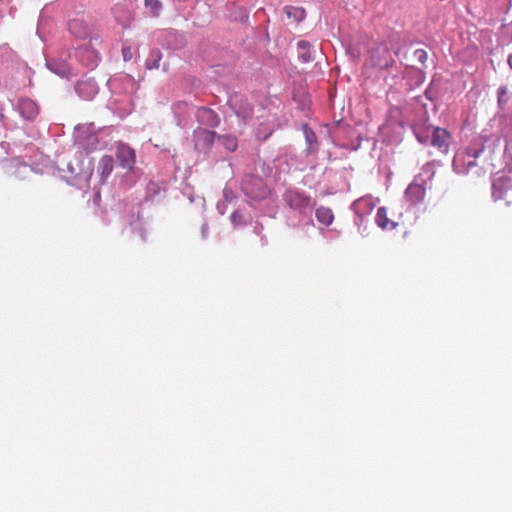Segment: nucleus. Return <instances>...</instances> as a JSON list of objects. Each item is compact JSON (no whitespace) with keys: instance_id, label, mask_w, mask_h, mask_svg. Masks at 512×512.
Listing matches in <instances>:
<instances>
[{"instance_id":"obj_15","label":"nucleus","mask_w":512,"mask_h":512,"mask_svg":"<svg viewBox=\"0 0 512 512\" xmlns=\"http://www.w3.org/2000/svg\"><path fill=\"white\" fill-rule=\"evenodd\" d=\"M426 195V187L424 183H418L414 180L408 185L404 192V200L409 206H416L424 201Z\"/></svg>"},{"instance_id":"obj_8","label":"nucleus","mask_w":512,"mask_h":512,"mask_svg":"<svg viewBox=\"0 0 512 512\" xmlns=\"http://www.w3.org/2000/svg\"><path fill=\"white\" fill-rule=\"evenodd\" d=\"M157 42L165 49L178 51L183 49L187 40L184 33L174 29H163L157 33Z\"/></svg>"},{"instance_id":"obj_11","label":"nucleus","mask_w":512,"mask_h":512,"mask_svg":"<svg viewBox=\"0 0 512 512\" xmlns=\"http://www.w3.org/2000/svg\"><path fill=\"white\" fill-rule=\"evenodd\" d=\"M228 105L235 115L244 123L252 119L253 105L244 95L237 93L231 95L228 100Z\"/></svg>"},{"instance_id":"obj_41","label":"nucleus","mask_w":512,"mask_h":512,"mask_svg":"<svg viewBox=\"0 0 512 512\" xmlns=\"http://www.w3.org/2000/svg\"><path fill=\"white\" fill-rule=\"evenodd\" d=\"M160 190V187L155 182H149L147 185V192L149 197H154Z\"/></svg>"},{"instance_id":"obj_33","label":"nucleus","mask_w":512,"mask_h":512,"mask_svg":"<svg viewBox=\"0 0 512 512\" xmlns=\"http://www.w3.org/2000/svg\"><path fill=\"white\" fill-rule=\"evenodd\" d=\"M285 13L288 18H292L296 22H301L306 17V12L302 7L286 6Z\"/></svg>"},{"instance_id":"obj_25","label":"nucleus","mask_w":512,"mask_h":512,"mask_svg":"<svg viewBox=\"0 0 512 512\" xmlns=\"http://www.w3.org/2000/svg\"><path fill=\"white\" fill-rule=\"evenodd\" d=\"M114 160L110 155H104L98 162L97 174L99 176V182L104 183L113 171Z\"/></svg>"},{"instance_id":"obj_38","label":"nucleus","mask_w":512,"mask_h":512,"mask_svg":"<svg viewBox=\"0 0 512 512\" xmlns=\"http://www.w3.org/2000/svg\"><path fill=\"white\" fill-rule=\"evenodd\" d=\"M131 229L133 232L138 233L143 241L146 240V233L143 228V223L141 221L131 223Z\"/></svg>"},{"instance_id":"obj_32","label":"nucleus","mask_w":512,"mask_h":512,"mask_svg":"<svg viewBox=\"0 0 512 512\" xmlns=\"http://www.w3.org/2000/svg\"><path fill=\"white\" fill-rule=\"evenodd\" d=\"M412 129L415 137L420 143L427 144L430 142L431 134L429 128L423 125H414Z\"/></svg>"},{"instance_id":"obj_18","label":"nucleus","mask_w":512,"mask_h":512,"mask_svg":"<svg viewBox=\"0 0 512 512\" xmlns=\"http://www.w3.org/2000/svg\"><path fill=\"white\" fill-rule=\"evenodd\" d=\"M377 202L378 199H375L372 196H364L355 200L351 204L350 209L355 215H360V219H362V217L367 218L372 213Z\"/></svg>"},{"instance_id":"obj_5","label":"nucleus","mask_w":512,"mask_h":512,"mask_svg":"<svg viewBox=\"0 0 512 512\" xmlns=\"http://www.w3.org/2000/svg\"><path fill=\"white\" fill-rule=\"evenodd\" d=\"M241 189L249 204L253 207L262 200H265L270 194V190L262 178L251 174L243 177Z\"/></svg>"},{"instance_id":"obj_40","label":"nucleus","mask_w":512,"mask_h":512,"mask_svg":"<svg viewBox=\"0 0 512 512\" xmlns=\"http://www.w3.org/2000/svg\"><path fill=\"white\" fill-rule=\"evenodd\" d=\"M425 96L430 101H435L438 98V93L432 88V83L426 88Z\"/></svg>"},{"instance_id":"obj_29","label":"nucleus","mask_w":512,"mask_h":512,"mask_svg":"<svg viewBox=\"0 0 512 512\" xmlns=\"http://www.w3.org/2000/svg\"><path fill=\"white\" fill-rule=\"evenodd\" d=\"M293 159L294 156L292 154L284 152L273 160L274 167L279 173L288 172L290 169L289 160Z\"/></svg>"},{"instance_id":"obj_10","label":"nucleus","mask_w":512,"mask_h":512,"mask_svg":"<svg viewBox=\"0 0 512 512\" xmlns=\"http://www.w3.org/2000/svg\"><path fill=\"white\" fill-rule=\"evenodd\" d=\"M218 133L206 128L198 127L193 131L192 140L194 149L198 153L207 154L215 141H217Z\"/></svg>"},{"instance_id":"obj_6","label":"nucleus","mask_w":512,"mask_h":512,"mask_svg":"<svg viewBox=\"0 0 512 512\" xmlns=\"http://www.w3.org/2000/svg\"><path fill=\"white\" fill-rule=\"evenodd\" d=\"M75 167L71 162L67 163V171L69 173L66 176V180L70 185L77 187L82 190L89 188L90 180L93 176V166L91 159H88L86 168H79V163Z\"/></svg>"},{"instance_id":"obj_17","label":"nucleus","mask_w":512,"mask_h":512,"mask_svg":"<svg viewBox=\"0 0 512 512\" xmlns=\"http://www.w3.org/2000/svg\"><path fill=\"white\" fill-rule=\"evenodd\" d=\"M15 108L20 116L27 121L35 120L39 114L37 103L29 98H19L15 104Z\"/></svg>"},{"instance_id":"obj_30","label":"nucleus","mask_w":512,"mask_h":512,"mask_svg":"<svg viewBox=\"0 0 512 512\" xmlns=\"http://www.w3.org/2000/svg\"><path fill=\"white\" fill-rule=\"evenodd\" d=\"M316 219L323 225L329 226L334 220V214L328 207L321 206L315 211Z\"/></svg>"},{"instance_id":"obj_22","label":"nucleus","mask_w":512,"mask_h":512,"mask_svg":"<svg viewBox=\"0 0 512 512\" xmlns=\"http://www.w3.org/2000/svg\"><path fill=\"white\" fill-rule=\"evenodd\" d=\"M172 112L176 125L184 128L188 124V119L191 112V107L187 102L178 101L172 105Z\"/></svg>"},{"instance_id":"obj_16","label":"nucleus","mask_w":512,"mask_h":512,"mask_svg":"<svg viewBox=\"0 0 512 512\" xmlns=\"http://www.w3.org/2000/svg\"><path fill=\"white\" fill-rule=\"evenodd\" d=\"M195 117L199 124L209 128H217L221 123L218 113L209 107L197 108Z\"/></svg>"},{"instance_id":"obj_2","label":"nucleus","mask_w":512,"mask_h":512,"mask_svg":"<svg viewBox=\"0 0 512 512\" xmlns=\"http://www.w3.org/2000/svg\"><path fill=\"white\" fill-rule=\"evenodd\" d=\"M484 150V142L481 139H473L466 147L455 153L452 161L453 171L459 175H467L471 169L477 167V159Z\"/></svg>"},{"instance_id":"obj_20","label":"nucleus","mask_w":512,"mask_h":512,"mask_svg":"<svg viewBox=\"0 0 512 512\" xmlns=\"http://www.w3.org/2000/svg\"><path fill=\"white\" fill-rule=\"evenodd\" d=\"M498 111L506 114L511 110L512 90L506 84L500 85L496 90Z\"/></svg>"},{"instance_id":"obj_36","label":"nucleus","mask_w":512,"mask_h":512,"mask_svg":"<svg viewBox=\"0 0 512 512\" xmlns=\"http://www.w3.org/2000/svg\"><path fill=\"white\" fill-rule=\"evenodd\" d=\"M230 220L235 227L247 224V218L241 210L234 211L230 216Z\"/></svg>"},{"instance_id":"obj_50","label":"nucleus","mask_w":512,"mask_h":512,"mask_svg":"<svg viewBox=\"0 0 512 512\" xmlns=\"http://www.w3.org/2000/svg\"><path fill=\"white\" fill-rule=\"evenodd\" d=\"M507 28H508V32H509V34H510V38H511V40H512V21L509 23V25L507 26Z\"/></svg>"},{"instance_id":"obj_45","label":"nucleus","mask_w":512,"mask_h":512,"mask_svg":"<svg viewBox=\"0 0 512 512\" xmlns=\"http://www.w3.org/2000/svg\"><path fill=\"white\" fill-rule=\"evenodd\" d=\"M223 196L225 198L226 201H231V199L233 198V192L232 190L228 189V188H225L223 190Z\"/></svg>"},{"instance_id":"obj_14","label":"nucleus","mask_w":512,"mask_h":512,"mask_svg":"<svg viewBox=\"0 0 512 512\" xmlns=\"http://www.w3.org/2000/svg\"><path fill=\"white\" fill-rule=\"evenodd\" d=\"M115 155L119 165L123 169H133L136 162V156L134 149L128 144L120 142L116 147Z\"/></svg>"},{"instance_id":"obj_31","label":"nucleus","mask_w":512,"mask_h":512,"mask_svg":"<svg viewBox=\"0 0 512 512\" xmlns=\"http://www.w3.org/2000/svg\"><path fill=\"white\" fill-rule=\"evenodd\" d=\"M124 82L131 83L132 79L128 75H114L107 81V86L112 93H120L118 86Z\"/></svg>"},{"instance_id":"obj_12","label":"nucleus","mask_w":512,"mask_h":512,"mask_svg":"<svg viewBox=\"0 0 512 512\" xmlns=\"http://www.w3.org/2000/svg\"><path fill=\"white\" fill-rule=\"evenodd\" d=\"M371 61L374 67L388 69L394 63V59L388 46L384 43L378 44L371 52Z\"/></svg>"},{"instance_id":"obj_27","label":"nucleus","mask_w":512,"mask_h":512,"mask_svg":"<svg viewBox=\"0 0 512 512\" xmlns=\"http://www.w3.org/2000/svg\"><path fill=\"white\" fill-rule=\"evenodd\" d=\"M227 12L228 18L232 21L245 22L249 17L246 9L235 3H229L227 5Z\"/></svg>"},{"instance_id":"obj_26","label":"nucleus","mask_w":512,"mask_h":512,"mask_svg":"<svg viewBox=\"0 0 512 512\" xmlns=\"http://www.w3.org/2000/svg\"><path fill=\"white\" fill-rule=\"evenodd\" d=\"M375 223L382 230H393L396 228L397 223L390 220L387 216L386 207H379L375 217Z\"/></svg>"},{"instance_id":"obj_47","label":"nucleus","mask_w":512,"mask_h":512,"mask_svg":"<svg viewBox=\"0 0 512 512\" xmlns=\"http://www.w3.org/2000/svg\"><path fill=\"white\" fill-rule=\"evenodd\" d=\"M262 229H263L262 225L256 223V225L254 226V233L260 234Z\"/></svg>"},{"instance_id":"obj_28","label":"nucleus","mask_w":512,"mask_h":512,"mask_svg":"<svg viewBox=\"0 0 512 512\" xmlns=\"http://www.w3.org/2000/svg\"><path fill=\"white\" fill-rule=\"evenodd\" d=\"M217 142L223 146L227 152H234L238 148V140L232 134H218Z\"/></svg>"},{"instance_id":"obj_48","label":"nucleus","mask_w":512,"mask_h":512,"mask_svg":"<svg viewBox=\"0 0 512 512\" xmlns=\"http://www.w3.org/2000/svg\"><path fill=\"white\" fill-rule=\"evenodd\" d=\"M189 80H191V82H192L193 86L198 87V86H199V84H200V80H199V79H197V78H195V77H191V78H189Z\"/></svg>"},{"instance_id":"obj_46","label":"nucleus","mask_w":512,"mask_h":512,"mask_svg":"<svg viewBox=\"0 0 512 512\" xmlns=\"http://www.w3.org/2000/svg\"><path fill=\"white\" fill-rule=\"evenodd\" d=\"M225 202H218L217 204V210L221 213V214H224L225 212Z\"/></svg>"},{"instance_id":"obj_52","label":"nucleus","mask_w":512,"mask_h":512,"mask_svg":"<svg viewBox=\"0 0 512 512\" xmlns=\"http://www.w3.org/2000/svg\"><path fill=\"white\" fill-rule=\"evenodd\" d=\"M3 1H4V0H0V5L2 4V2H3ZM1 12H2V10L0 9V13H1Z\"/></svg>"},{"instance_id":"obj_49","label":"nucleus","mask_w":512,"mask_h":512,"mask_svg":"<svg viewBox=\"0 0 512 512\" xmlns=\"http://www.w3.org/2000/svg\"><path fill=\"white\" fill-rule=\"evenodd\" d=\"M507 64L509 68L512 70V53H510L507 57Z\"/></svg>"},{"instance_id":"obj_13","label":"nucleus","mask_w":512,"mask_h":512,"mask_svg":"<svg viewBox=\"0 0 512 512\" xmlns=\"http://www.w3.org/2000/svg\"><path fill=\"white\" fill-rule=\"evenodd\" d=\"M452 141L450 132L441 127H434L431 132L430 144L438 149L439 152L446 155Z\"/></svg>"},{"instance_id":"obj_43","label":"nucleus","mask_w":512,"mask_h":512,"mask_svg":"<svg viewBox=\"0 0 512 512\" xmlns=\"http://www.w3.org/2000/svg\"><path fill=\"white\" fill-rule=\"evenodd\" d=\"M425 80V73L420 70V69H416V84L419 85V84H422Z\"/></svg>"},{"instance_id":"obj_23","label":"nucleus","mask_w":512,"mask_h":512,"mask_svg":"<svg viewBox=\"0 0 512 512\" xmlns=\"http://www.w3.org/2000/svg\"><path fill=\"white\" fill-rule=\"evenodd\" d=\"M303 134L305 137L306 148L304 149V154L306 157L314 155L319 150V144L317 141V137L312 128L309 127L308 124L302 125Z\"/></svg>"},{"instance_id":"obj_1","label":"nucleus","mask_w":512,"mask_h":512,"mask_svg":"<svg viewBox=\"0 0 512 512\" xmlns=\"http://www.w3.org/2000/svg\"><path fill=\"white\" fill-rule=\"evenodd\" d=\"M286 211V222L290 227L313 225L315 202L310 195L298 188H287L282 194Z\"/></svg>"},{"instance_id":"obj_7","label":"nucleus","mask_w":512,"mask_h":512,"mask_svg":"<svg viewBox=\"0 0 512 512\" xmlns=\"http://www.w3.org/2000/svg\"><path fill=\"white\" fill-rule=\"evenodd\" d=\"M70 53L62 51L57 57H46V67L54 74L62 78H71L76 75L72 65L68 61Z\"/></svg>"},{"instance_id":"obj_3","label":"nucleus","mask_w":512,"mask_h":512,"mask_svg":"<svg viewBox=\"0 0 512 512\" xmlns=\"http://www.w3.org/2000/svg\"><path fill=\"white\" fill-rule=\"evenodd\" d=\"M103 130L96 129L93 123L77 125L74 129V145L87 154L102 149L106 145Z\"/></svg>"},{"instance_id":"obj_42","label":"nucleus","mask_w":512,"mask_h":512,"mask_svg":"<svg viewBox=\"0 0 512 512\" xmlns=\"http://www.w3.org/2000/svg\"><path fill=\"white\" fill-rule=\"evenodd\" d=\"M122 56H123V60L125 62L130 61L133 57L131 47H129V46L123 47L122 48Z\"/></svg>"},{"instance_id":"obj_51","label":"nucleus","mask_w":512,"mask_h":512,"mask_svg":"<svg viewBox=\"0 0 512 512\" xmlns=\"http://www.w3.org/2000/svg\"><path fill=\"white\" fill-rule=\"evenodd\" d=\"M261 241H262V244L265 245L266 244V239L264 237L261 238Z\"/></svg>"},{"instance_id":"obj_21","label":"nucleus","mask_w":512,"mask_h":512,"mask_svg":"<svg viewBox=\"0 0 512 512\" xmlns=\"http://www.w3.org/2000/svg\"><path fill=\"white\" fill-rule=\"evenodd\" d=\"M68 30L76 39L91 38V29L89 25L80 18H74L68 22Z\"/></svg>"},{"instance_id":"obj_39","label":"nucleus","mask_w":512,"mask_h":512,"mask_svg":"<svg viewBox=\"0 0 512 512\" xmlns=\"http://www.w3.org/2000/svg\"><path fill=\"white\" fill-rule=\"evenodd\" d=\"M413 56L421 64H424L428 58L427 52L424 49H416Z\"/></svg>"},{"instance_id":"obj_4","label":"nucleus","mask_w":512,"mask_h":512,"mask_svg":"<svg viewBox=\"0 0 512 512\" xmlns=\"http://www.w3.org/2000/svg\"><path fill=\"white\" fill-rule=\"evenodd\" d=\"M491 196L494 201L503 200L512 204V165L494 175L491 181Z\"/></svg>"},{"instance_id":"obj_37","label":"nucleus","mask_w":512,"mask_h":512,"mask_svg":"<svg viewBox=\"0 0 512 512\" xmlns=\"http://www.w3.org/2000/svg\"><path fill=\"white\" fill-rule=\"evenodd\" d=\"M354 224L358 227L359 232L364 236L367 232V218L362 217V219H360V215H355Z\"/></svg>"},{"instance_id":"obj_9","label":"nucleus","mask_w":512,"mask_h":512,"mask_svg":"<svg viewBox=\"0 0 512 512\" xmlns=\"http://www.w3.org/2000/svg\"><path fill=\"white\" fill-rule=\"evenodd\" d=\"M75 60L88 70H94L101 61L100 53L91 44L80 45L75 49Z\"/></svg>"},{"instance_id":"obj_24","label":"nucleus","mask_w":512,"mask_h":512,"mask_svg":"<svg viewBox=\"0 0 512 512\" xmlns=\"http://www.w3.org/2000/svg\"><path fill=\"white\" fill-rule=\"evenodd\" d=\"M298 59L302 63H311L315 60L313 45L307 40H300L297 43Z\"/></svg>"},{"instance_id":"obj_35","label":"nucleus","mask_w":512,"mask_h":512,"mask_svg":"<svg viewBox=\"0 0 512 512\" xmlns=\"http://www.w3.org/2000/svg\"><path fill=\"white\" fill-rule=\"evenodd\" d=\"M144 3L152 16L158 17L160 15L163 8L160 0H144Z\"/></svg>"},{"instance_id":"obj_34","label":"nucleus","mask_w":512,"mask_h":512,"mask_svg":"<svg viewBox=\"0 0 512 512\" xmlns=\"http://www.w3.org/2000/svg\"><path fill=\"white\" fill-rule=\"evenodd\" d=\"M162 59V53L159 49H152L148 58L146 59V67L148 69H155L159 67V63Z\"/></svg>"},{"instance_id":"obj_19","label":"nucleus","mask_w":512,"mask_h":512,"mask_svg":"<svg viewBox=\"0 0 512 512\" xmlns=\"http://www.w3.org/2000/svg\"><path fill=\"white\" fill-rule=\"evenodd\" d=\"M75 91L82 99L91 100L97 95L99 87L94 79L89 78L79 80L75 85Z\"/></svg>"},{"instance_id":"obj_44","label":"nucleus","mask_w":512,"mask_h":512,"mask_svg":"<svg viewBox=\"0 0 512 512\" xmlns=\"http://www.w3.org/2000/svg\"><path fill=\"white\" fill-rule=\"evenodd\" d=\"M208 234H209V228H208V224L206 222H204L202 224V227H201V235H202V238L203 239H206L208 237Z\"/></svg>"}]
</instances>
